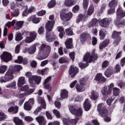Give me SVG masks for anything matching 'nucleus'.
Masks as SVG:
<instances>
[{"label": "nucleus", "instance_id": "f257e3e1", "mask_svg": "<svg viewBox=\"0 0 125 125\" xmlns=\"http://www.w3.org/2000/svg\"><path fill=\"white\" fill-rule=\"evenodd\" d=\"M22 69L23 67L21 65H15L13 69L10 68L5 75L4 80H3V77L0 78V82L2 83L9 82V81L13 79V73L20 72Z\"/></svg>", "mask_w": 125, "mask_h": 125}, {"label": "nucleus", "instance_id": "f03ea898", "mask_svg": "<svg viewBox=\"0 0 125 125\" xmlns=\"http://www.w3.org/2000/svg\"><path fill=\"white\" fill-rule=\"evenodd\" d=\"M50 51H51V47H50L49 45L45 44H42L39 49L38 53L39 56L36 57L37 59H38V60H43V59H46V58L48 57Z\"/></svg>", "mask_w": 125, "mask_h": 125}, {"label": "nucleus", "instance_id": "7ed1b4c3", "mask_svg": "<svg viewBox=\"0 0 125 125\" xmlns=\"http://www.w3.org/2000/svg\"><path fill=\"white\" fill-rule=\"evenodd\" d=\"M55 24V21H48L45 24V28L46 30V38L47 42H52V41H54L55 40L54 38H52V37H53V33H49V32H51V31H52V29L53 28V27H54Z\"/></svg>", "mask_w": 125, "mask_h": 125}, {"label": "nucleus", "instance_id": "20e7f679", "mask_svg": "<svg viewBox=\"0 0 125 125\" xmlns=\"http://www.w3.org/2000/svg\"><path fill=\"white\" fill-rule=\"evenodd\" d=\"M98 56L97 55L94 54L92 55L89 53H87L83 57V62H86V63L80 62L79 65L81 69H84L86 67L88 66V63H90L92 61H95L97 59Z\"/></svg>", "mask_w": 125, "mask_h": 125}, {"label": "nucleus", "instance_id": "39448f33", "mask_svg": "<svg viewBox=\"0 0 125 125\" xmlns=\"http://www.w3.org/2000/svg\"><path fill=\"white\" fill-rule=\"evenodd\" d=\"M125 17V12L123 10L121 7L118 8L116 12V20L114 21V23L117 27L120 28L125 26V21H119V19Z\"/></svg>", "mask_w": 125, "mask_h": 125}, {"label": "nucleus", "instance_id": "423d86ee", "mask_svg": "<svg viewBox=\"0 0 125 125\" xmlns=\"http://www.w3.org/2000/svg\"><path fill=\"white\" fill-rule=\"evenodd\" d=\"M114 86H115V84L111 83L108 86H104L102 89L101 92L104 97H108V96L111 95Z\"/></svg>", "mask_w": 125, "mask_h": 125}, {"label": "nucleus", "instance_id": "0eeeda50", "mask_svg": "<svg viewBox=\"0 0 125 125\" xmlns=\"http://www.w3.org/2000/svg\"><path fill=\"white\" fill-rule=\"evenodd\" d=\"M77 108L78 107L76 105L68 106V108L70 113L77 117H81V116L83 115V109L81 107H79L78 109H77Z\"/></svg>", "mask_w": 125, "mask_h": 125}, {"label": "nucleus", "instance_id": "6e6552de", "mask_svg": "<svg viewBox=\"0 0 125 125\" xmlns=\"http://www.w3.org/2000/svg\"><path fill=\"white\" fill-rule=\"evenodd\" d=\"M25 34H26L27 36H29L26 37L24 40V42L26 43H31V42H33L36 40V38H37V33L34 31L26 32Z\"/></svg>", "mask_w": 125, "mask_h": 125}, {"label": "nucleus", "instance_id": "1a4fd4ad", "mask_svg": "<svg viewBox=\"0 0 125 125\" xmlns=\"http://www.w3.org/2000/svg\"><path fill=\"white\" fill-rule=\"evenodd\" d=\"M65 10H62L60 13V17L62 20H66V21H69L71 20L72 17H73V13L69 12L66 14H65Z\"/></svg>", "mask_w": 125, "mask_h": 125}, {"label": "nucleus", "instance_id": "9d476101", "mask_svg": "<svg viewBox=\"0 0 125 125\" xmlns=\"http://www.w3.org/2000/svg\"><path fill=\"white\" fill-rule=\"evenodd\" d=\"M97 110L102 117L108 115V111L106 110V106L103 104H100L98 105Z\"/></svg>", "mask_w": 125, "mask_h": 125}, {"label": "nucleus", "instance_id": "9b49d317", "mask_svg": "<svg viewBox=\"0 0 125 125\" xmlns=\"http://www.w3.org/2000/svg\"><path fill=\"white\" fill-rule=\"evenodd\" d=\"M0 58L4 62H8V61H10L12 59L11 54L7 52H4L0 56Z\"/></svg>", "mask_w": 125, "mask_h": 125}, {"label": "nucleus", "instance_id": "f8f14e48", "mask_svg": "<svg viewBox=\"0 0 125 125\" xmlns=\"http://www.w3.org/2000/svg\"><path fill=\"white\" fill-rule=\"evenodd\" d=\"M21 91H24L25 95H30L35 91V89H30L29 86L25 85L21 88Z\"/></svg>", "mask_w": 125, "mask_h": 125}, {"label": "nucleus", "instance_id": "ddd939ff", "mask_svg": "<svg viewBox=\"0 0 125 125\" xmlns=\"http://www.w3.org/2000/svg\"><path fill=\"white\" fill-rule=\"evenodd\" d=\"M120 35H121V32H118L117 31H114L112 33L113 39H116V41L113 42L114 45H118L119 42H121V37H120Z\"/></svg>", "mask_w": 125, "mask_h": 125}, {"label": "nucleus", "instance_id": "4468645a", "mask_svg": "<svg viewBox=\"0 0 125 125\" xmlns=\"http://www.w3.org/2000/svg\"><path fill=\"white\" fill-rule=\"evenodd\" d=\"M16 23L15 20H13L12 21H8L5 25L4 31H3V36L5 37L7 35L8 30L6 27L8 28H10L11 26H14V24Z\"/></svg>", "mask_w": 125, "mask_h": 125}, {"label": "nucleus", "instance_id": "2eb2a0df", "mask_svg": "<svg viewBox=\"0 0 125 125\" xmlns=\"http://www.w3.org/2000/svg\"><path fill=\"white\" fill-rule=\"evenodd\" d=\"M77 73H79L78 67L75 65H71L69 70V74L71 75V78H75Z\"/></svg>", "mask_w": 125, "mask_h": 125}, {"label": "nucleus", "instance_id": "dca6fc26", "mask_svg": "<svg viewBox=\"0 0 125 125\" xmlns=\"http://www.w3.org/2000/svg\"><path fill=\"white\" fill-rule=\"evenodd\" d=\"M91 40V37L90 35L87 33H82L81 35L80 41L82 43H83L85 41H89Z\"/></svg>", "mask_w": 125, "mask_h": 125}, {"label": "nucleus", "instance_id": "f3484780", "mask_svg": "<svg viewBox=\"0 0 125 125\" xmlns=\"http://www.w3.org/2000/svg\"><path fill=\"white\" fill-rule=\"evenodd\" d=\"M39 45L40 44L39 43H36L29 47L28 49H26V50L28 51L29 54H33V53L36 52V50H37V46H39Z\"/></svg>", "mask_w": 125, "mask_h": 125}, {"label": "nucleus", "instance_id": "a211bd4d", "mask_svg": "<svg viewBox=\"0 0 125 125\" xmlns=\"http://www.w3.org/2000/svg\"><path fill=\"white\" fill-rule=\"evenodd\" d=\"M62 122L64 125H70V124H71L72 125H76L78 122V119H72L70 122L69 119L63 118Z\"/></svg>", "mask_w": 125, "mask_h": 125}, {"label": "nucleus", "instance_id": "6ab92c4d", "mask_svg": "<svg viewBox=\"0 0 125 125\" xmlns=\"http://www.w3.org/2000/svg\"><path fill=\"white\" fill-rule=\"evenodd\" d=\"M88 17V16H87V15L80 14L78 16L76 22L77 24H79L81 21H82V22H84V21H86V19Z\"/></svg>", "mask_w": 125, "mask_h": 125}, {"label": "nucleus", "instance_id": "aec40b11", "mask_svg": "<svg viewBox=\"0 0 125 125\" xmlns=\"http://www.w3.org/2000/svg\"><path fill=\"white\" fill-rule=\"evenodd\" d=\"M90 101L88 99H86L83 104V107L85 111H89L91 108V104H90Z\"/></svg>", "mask_w": 125, "mask_h": 125}, {"label": "nucleus", "instance_id": "412c9836", "mask_svg": "<svg viewBox=\"0 0 125 125\" xmlns=\"http://www.w3.org/2000/svg\"><path fill=\"white\" fill-rule=\"evenodd\" d=\"M25 76L27 78H28L29 83L31 86H34V82L33 81V78L34 76L32 75V73L30 72H27L25 73Z\"/></svg>", "mask_w": 125, "mask_h": 125}, {"label": "nucleus", "instance_id": "4be33fe9", "mask_svg": "<svg viewBox=\"0 0 125 125\" xmlns=\"http://www.w3.org/2000/svg\"><path fill=\"white\" fill-rule=\"evenodd\" d=\"M25 83H26V81L25 80L24 77L21 76L18 78L17 83L18 86L21 87L24 85Z\"/></svg>", "mask_w": 125, "mask_h": 125}, {"label": "nucleus", "instance_id": "5701e85b", "mask_svg": "<svg viewBox=\"0 0 125 125\" xmlns=\"http://www.w3.org/2000/svg\"><path fill=\"white\" fill-rule=\"evenodd\" d=\"M77 3V1L75 0H65L64 4L65 6L71 7Z\"/></svg>", "mask_w": 125, "mask_h": 125}, {"label": "nucleus", "instance_id": "b1692460", "mask_svg": "<svg viewBox=\"0 0 125 125\" xmlns=\"http://www.w3.org/2000/svg\"><path fill=\"white\" fill-rule=\"evenodd\" d=\"M95 81L98 83H101L102 82H106V79L102 76V74L98 73L95 78Z\"/></svg>", "mask_w": 125, "mask_h": 125}, {"label": "nucleus", "instance_id": "393cba45", "mask_svg": "<svg viewBox=\"0 0 125 125\" xmlns=\"http://www.w3.org/2000/svg\"><path fill=\"white\" fill-rule=\"evenodd\" d=\"M109 24H110V20L108 19L104 18L100 21L101 27H107Z\"/></svg>", "mask_w": 125, "mask_h": 125}, {"label": "nucleus", "instance_id": "a878e982", "mask_svg": "<svg viewBox=\"0 0 125 125\" xmlns=\"http://www.w3.org/2000/svg\"><path fill=\"white\" fill-rule=\"evenodd\" d=\"M36 120L39 124V125H45L46 124L45 119L43 116H38L36 118Z\"/></svg>", "mask_w": 125, "mask_h": 125}, {"label": "nucleus", "instance_id": "bb28decb", "mask_svg": "<svg viewBox=\"0 0 125 125\" xmlns=\"http://www.w3.org/2000/svg\"><path fill=\"white\" fill-rule=\"evenodd\" d=\"M42 81V77L41 76H38L36 75H34L33 78V86L34 85V83L36 84H40L41 83V82Z\"/></svg>", "mask_w": 125, "mask_h": 125}, {"label": "nucleus", "instance_id": "cd10ccee", "mask_svg": "<svg viewBox=\"0 0 125 125\" xmlns=\"http://www.w3.org/2000/svg\"><path fill=\"white\" fill-rule=\"evenodd\" d=\"M98 97H99V94H98V92L94 90L91 92V99H93V100H96V99H98Z\"/></svg>", "mask_w": 125, "mask_h": 125}, {"label": "nucleus", "instance_id": "c85d7f7f", "mask_svg": "<svg viewBox=\"0 0 125 125\" xmlns=\"http://www.w3.org/2000/svg\"><path fill=\"white\" fill-rule=\"evenodd\" d=\"M13 121L16 125H24L23 121L17 117H14Z\"/></svg>", "mask_w": 125, "mask_h": 125}, {"label": "nucleus", "instance_id": "c756f323", "mask_svg": "<svg viewBox=\"0 0 125 125\" xmlns=\"http://www.w3.org/2000/svg\"><path fill=\"white\" fill-rule=\"evenodd\" d=\"M15 63H18L21 64V63H23V64H27L28 62L26 59H23V58L20 56L18 57V59L15 61Z\"/></svg>", "mask_w": 125, "mask_h": 125}, {"label": "nucleus", "instance_id": "7c9ffc66", "mask_svg": "<svg viewBox=\"0 0 125 125\" xmlns=\"http://www.w3.org/2000/svg\"><path fill=\"white\" fill-rule=\"evenodd\" d=\"M23 25H24V21H18L16 22L15 29L20 30L22 27H23Z\"/></svg>", "mask_w": 125, "mask_h": 125}, {"label": "nucleus", "instance_id": "2f4dec72", "mask_svg": "<svg viewBox=\"0 0 125 125\" xmlns=\"http://www.w3.org/2000/svg\"><path fill=\"white\" fill-rule=\"evenodd\" d=\"M73 42V39L69 38L66 40L65 44L67 48H72L73 47V44L72 42Z\"/></svg>", "mask_w": 125, "mask_h": 125}, {"label": "nucleus", "instance_id": "473e14b6", "mask_svg": "<svg viewBox=\"0 0 125 125\" xmlns=\"http://www.w3.org/2000/svg\"><path fill=\"white\" fill-rule=\"evenodd\" d=\"M37 100L38 101V103L41 104L42 107L43 109H46V104H45L44 100H43L42 98L39 97L37 99Z\"/></svg>", "mask_w": 125, "mask_h": 125}, {"label": "nucleus", "instance_id": "72a5a7b5", "mask_svg": "<svg viewBox=\"0 0 125 125\" xmlns=\"http://www.w3.org/2000/svg\"><path fill=\"white\" fill-rule=\"evenodd\" d=\"M108 44H109V40H104L102 43L100 44V49H103V48H105V47H106Z\"/></svg>", "mask_w": 125, "mask_h": 125}, {"label": "nucleus", "instance_id": "f704fd0d", "mask_svg": "<svg viewBox=\"0 0 125 125\" xmlns=\"http://www.w3.org/2000/svg\"><path fill=\"white\" fill-rule=\"evenodd\" d=\"M19 107L18 106H16L15 107L11 106L8 108V111L10 113H14V114H17L18 113Z\"/></svg>", "mask_w": 125, "mask_h": 125}, {"label": "nucleus", "instance_id": "c9c22d12", "mask_svg": "<svg viewBox=\"0 0 125 125\" xmlns=\"http://www.w3.org/2000/svg\"><path fill=\"white\" fill-rule=\"evenodd\" d=\"M61 97L62 99H65L68 97V91L65 89L61 91Z\"/></svg>", "mask_w": 125, "mask_h": 125}, {"label": "nucleus", "instance_id": "e433bc0d", "mask_svg": "<svg viewBox=\"0 0 125 125\" xmlns=\"http://www.w3.org/2000/svg\"><path fill=\"white\" fill-rule=\"evenodd\" d=\"M118 5V0H111L108 4V6L110 8H114Z\"/></svg>", "mask_w": 125, "mask_h": 125}, {"label": "nucleus", "instance_id": "4c0bfd02", "mask_svg": "<svg viewBox=\"0 0 125 125\" xmlns=\"http://www.w3.org/2000/svg\"><path fill=\"white\" fill-rule=\"evenodd\" d=\"M16 3H17V6L18 7H21V9H23L24 8V2L23 1V0H15Z\"/></svg>", "mask_w": 125, "mask_h": 125}, {"label": "nucleus", "instance_id": "58836bf2", "mask_svg": "<svg viewBox=\"0 0 125 125\" xmlns=\"http://www.w3.org/2000/svg\"><path fill=\"white\" fill-rule=\"evenodd\" d=\"M106 34H107V32L105 30L102 29L100 30L99 33L100 40H104V38H105V36H106Z\"/></svg>", "mask_w": 125, "mask_h": 125}, {"label": "nucleus", "instance_id": "ea45409f", "mask_svg": "<svg viewBox=\"0 0 125 125\" xmlns=\"http://www.w3.org/2000/svg\"><path fill=\"white\" fill-rule=\"evenodd\" d=\"M104 75L107 78H110L113 75V70L111 68H108L106 71L104 72Z\"/></svg>", "mask_w": 125, "mask_h": 125}, {"label": "nucleus", "instance_id": "a19ab883", "mask_svg": "<svg viewBox=\"0 0 125 125\" xmlns=\"http://www.w3.org/2000/svg\"><path fill=\"white\" fill-rule=\"evenodd\" d=\"M22 40H23L22 34L20 32H17L15 35V41L19 42L22 41Z\"/></svg>", "mask_w": 125, "mask_h": 125}, {"label": "nucleus", "instance_id": "79ce46f5", "mask_svg": "<svg viewBox=\"0 0 125 125\" xmlns=\"http://www.w3.org/2000/svg\"><path fill=\"white\" fill-rule=\"evenodd\" d=\"M97 23V19H93L92 21H90L88 24L89 28H91V27H93V26H96V24Z\"/></svg>", "mask_w": 125, "mask_h": 125}, {"label": "nucleus", "instance_id": "37998d69", "mask_svg": "<svg viewBox=\"0 0 125 125\" xmlns=\"http://www.w3.org/2000/svg\"><path fill=\"white\" fill-rule=\"evenodd\" d=\"M56 5L55 0H51L48 3L47 6L48 8H53Z\"/></svg>", "mask_w": 125, "mask_h": 125}, {"label": "nucleus", "instance_id": "c03bdc74", "mask_svg": "<svg viewBox=\"0 0 125 125\" xmlns=\"http://www.w3.org/2000/svg\"><path fill=\"white\" fill-rule=\"evenodd\" d=\"M113 94L114 96H118L119 94H120V89L117 87H113Z\"/></svg>", "mask_w": 125, "mask_h": 125}, {"label": "nucleus", "instance_id": "a18cd8bd", "mask_svg": "<svg viewBox=\"0 0 125 125\" xmlns=\"http://www.w3.org/2000/svg\"><path fill=\"white\" fill-rule=\"evenodd\" d=\"M23 108L26 111H30L32 109V106L29 103L26 102L24 104Z\"/></svg>", "mask_w": 125, "mask_h": 125}, {"label": "nucleus", "instance_id": "49530a36", "mask_svg": "<svg viewBox=\"0 0 125 125\" xmlns=\"http://www.w3.org/2000/svg\"><path fill=\"white\" fill-rule=\"evenodd\" d=\"M76 89L78 92H82V91H84L85 90L84 88L79 84L76 85Z\"/></svg>", "mask_w": 125, "mask_h": 125}, {"label": "nucleus", "instance_id": "de8ad7c7", "mask_svg": "<svg viewBox=\"0 0 125 125\" xmlns=\"http://www.w3.org/2000/svg\"><path fill=\"white\" fill-rule=\"evenodd\" d=\"M79 82L81 85H85V84L87 83V79H86V78H82L80 79Z\"/></svg>", "mask_w": 125, "mask_h": 125}, {"label": "nucleus", "instance_id": "09e8293b", "mask_svg": "<svg viewBox=\"0 0 125 125\" xmlns=\"http://www.w3.org/2000/svg\"><path fill=\"white\" fill-rule=\"evenodd\" d=\"M19 9H15L14 12L12 13L11 16H13V17H18V16H19Z\"/></svg>", "mask_w": 125, "mask_h": 125}, {"label": "nucleus", "instance_id": "8fccbe9b", "mask_svg": "<svg viewBox=\"0 0 125 125\" xmlns=\"http://www.w3.org/2000/svg\"><path fill=\"white\" fill-rule=\"evenodd\" d=\"M48 70V68L47 67H46L41 70H39L38 71V73L40 75H45V74L47 73Z\"/></svg>", "mask_w": 125, "mask_h": 125}, {"label": "nucleus", "instance_id": "3c124183", "mask_svg": "<svg viewBox=\"0 0 125 125\" xmlns=\"http://www.w3.org/2000/svg\"><path fill=\"white\" fill-rule=\"evenodd\" d=\"M94 11V8L92 6H90L87 11V15H91Z\"/></svg>", "mask_w": 125, "mask_h": 125}, {"label": "nucleus", "instance_id": "603ef678", "mask_svg": "<svg viewBox=\"0 0 125 125\" xmlns=\"http://www.w3.org/2000/svg\"><path fill=\"white\" fill-rule=\"evenodd\" d=\"M7 69V66L6 65H2L0 67V74H3V73H5V71H6Z\"/></svg>", "mask_w": 125, "mask_h": 125}, {"label": "nucleus", "instance_id": "864d4df0", "mask_svg": "<svg viewBox=\"0 0 125 125\" xmlns=\"http://www.w3.org/2000/svg\"><path fill=\"white\" fill-rule=\"evenodd\" d=\"M44 87L46 89H47L48 90V91H51V90H52V88H53V85H52L51 84L44 85Z\"/></svg>", "mask_w": 125, "mask_h": 125}, {"label": "nucleus", "instance_id": "5fc2aeb1", "mask_svg": "<svg viewBox=\"0 0 125 125\" xmlns=\"http://www.w3.org/2000/svg\"><path fill=\"white\" fill-rule=\"evenodd\" d=\"M115 100V97L114 96L111 97V98H109L107 101H106V103L107 105L110 106L111 104H112V102Z\"/></svg>", "mask_w": 125, "mask_h": 125}, {"label": "nucleus", "instance_id": "6e6d98bb", "mask_svg": "<svg viewBox=\"0 0 125 125\" xmlns=\"http://www.w3.org/2000/svg\"><path fill=\"white\" fill-rule=\"evenodd\" d=\"M80 10V6L78 5H75L72 8V12L74 13H77Z\"/></svg>", "mask_w": 125, "mask_h": 125}, {"label": "nucleus", "instance_id": "4d7b16f0", "mask_svg": "<svg viewBox=\"0 0 125 125\" xmlns=\"http://www.w3.org/2000/svg\"><path fill=\"white\" fill-rule=\"evenodd\" d=\"M89 2V0H83V7L84 9H86L88 6V3Z\"/></svg>", "mask_w": 125, "mask_h": 125}, {"label": "nucleus", "instance_id": "13d9d810", "mask_svg": "<svg viewBox=\"0 0 125 125\" xmlns=\"http://www.w3.org/2000/svg\"><path fill=\"white\" fill-rule=\"evenodd\" d=\"M120 71H121V66H120V65L117 64L115 66L114 73H115V74L120 73Z\"/></svg>", "mask_w": 125, "mask_h": 125}, {"label": "nucleus", "instance_id": "bf43d9fd", "mask_svg": "<svg viewBox=\"0 0 125 125\" xmlns=\"http://www.w3.org/2000/svg\"><path fill=\"white\" fill-rule=\"evenodd\" d=\"M53 114L55 115V116L58 118V119H59L60 118V112L56 109H54L53 110Z\"/></svg>", "mask_w": 125, "mask_h": 125}, {"label": "nucleus", "instance_id": "052dcab7", "mask_svg": "<svg viewBox=\"0 0 125 125\" xmlns=\"http://www.w3.org/2000/svg\"><path fill=\"white\" fill-rule=\"evenodd\" d=\"M6 118V115L2 112H0V122L3 121Z\"/></svg>", "mask_w": 125, "mask_h": 125}, {"label": "nucleus", "instance_id": "680f3d73", "mask_svg": "<svg viewBox=\"0 0 125 125\" xmlns=\"http://www.w3.org/2000/svg\"><path fill=\"white\" fill-rule=\"evenodd\" d=\"M45 13H46V11H45V10H42L38 12L37 13V15H38V16H43V15H44Z\"/></svg>", "mask_w": 125, "mask_h": 125}, {"label": "nucleus", "instance_id": "e2e57ef3", "mask_svg": "<svg viewBox=\"0 0 125 125\" xmlns=\"http://www.w3.org/2000/svg\"><path fill=\"white\" fill-rule=\"evenodd\" d=\"M65 32L68 36H73V30L71 28L66 29Z\"/></svg>", "mask_w": 125, "mask_h": 125}, {"label": "nucleus", "instance_id": "0e129e2a", "mask_svg": "<svg viewBox=\"0 0 125 125\" xmlns=\"http://www.w3.org/2000/svg\"><path fill=\"white\" fill-rule=\"evenodd\" d=\"M44 33V28L41 26L38 30V33L39 35H42Z\"/></svg>", "mask_w": 125, "mask_h": 125}, {"label": "nucleus", "instance_id": "69168bd1", "mask_svg": "<svg viewBox=\"0 0 125 125\" xmlns=\"http://www.w3.org/2000/svg\"><path fill=\"white\" fill-rule=\"evenodd\" d=\"M33 120L34 119L31 116H26L24 117V120L26 122H32Z\"/></svg>", "mask_w": 125, "mask_h": 125}, {"label": "nucleus", "instance_id": "338daca9", "mask_svg": "<svg viewBox=\"0 0 125 125\" xmlns=\"http://www.w3.org/2000/svg\"><path fill=\"white\" fill-rule=\"evenodd\" d=\"M115 8H110L107 11V14H113V13H115Z\"/></svg>", "mask_w": 125, "mask_h": 125}, {"label": "nucleus", "instance_id": "774afa93", "mask_svg": "<svg viewBox=\"0 0 125 125\" xmlns=\"http://www.w3.org/2000/svg\"><path fill=\"white\" fill-rule=\"evenodd\" d=\"M109 65V62L107 61H104L102 64V67L103 68H106V67H108Z\"/></svg>", "mask_w": 125, "mask_h": 125}]
</instances>
